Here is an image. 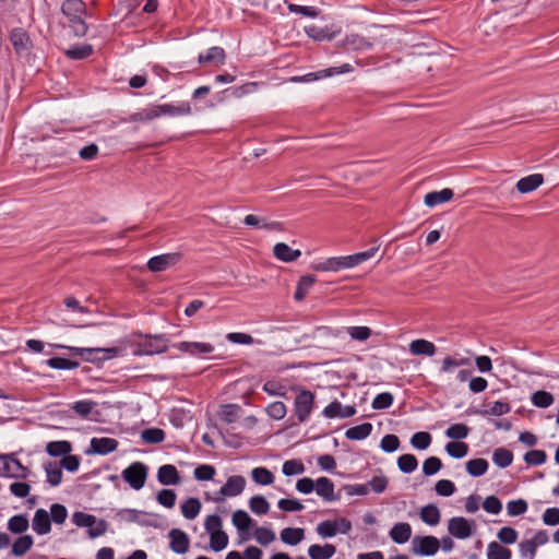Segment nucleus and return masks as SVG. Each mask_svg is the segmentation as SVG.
Instances as JSON below:
<instances>
[{"instance_id": "nucleus-16", "label": "nucleus", "mask_w": 559, "mask_h": 559, "mask_svg": "<svg viewBox=\"0 0 559 559\" xmlns=\"http://www.w3.org/2000/svg\"><path fill=\"white\" fill-rule=\"evenodd\" d=\"M32 527L38 535H45L50 532L51 520L46 510H44V509L36 510L34 518H33Z\"/></svg>"}, {"instance_id": "nucleus-48", "label": "nucleus", "mask_w": 559, "mask_h": 559, "mask_svg": "<svg viewBox=\"0 0 559 559\" xmlns=\"http://www.w3.org/2000/svg\"><path fill=\"white\" fill-rule=\"evenodd\" d=\"M397 466L402 473L409 474L418 466V461L413 454H403L397 459Z\"/></svg>"}, {"instance_id": "nucleus-7", "label": "nucleus", "mask_w": 559, "mask_h": 559, "mask_svg": "<svg viewBox=\"0 0 559 559\" xmlns=\"http://www.w3.org/2000/svg\"><path fill=\"white\" fill-rule=\"evenodd\" d=\"M314 394L308 390H301L295 399V413L300 423L306 421L313 408Z\"/></svg>"}, {"instance_id": "nucleus-27", "label": "nucleus", "mask_w": 559, "mask_h": 559, "mask_svg": "<svg viewBox=\"0 0 559 559\" xmlns=\"http://www.w3.org/2000/svg\"><path fill=\"white\" fill-rule=\"evenodd\" d=\"M225 51L222 47H212L206 53H200L198 61L199 63H223L225 61Z\"/></svg>"}, {"instance_id": "nucleus-25", "label": "nucleus", "mask_w": 559, "mask_h": 559, "mask_svg": "<svg viewBox=\"0 0 559 559\" xmlns=\"http://www.w3.org/2000/svg\"><path fill=\"white\" fill-rule=\"evenodd\" d=\"M312 270L320 272L333 271L337 272L340 270L346 269V263L344 262V257L337 258H329L325 261L312 264Z\"/></svg>"}, {"instance_id": "nucleus-4", "label": "nucleus", "mask_w": 559, "mask_h": 559, "mask_svg": "<svg viewBox=\"0 0 559 559\" xmlns=\"http://www.w3.org/2000/svg\"><path fill=\"white\" fill-rule=\"evenodd\" d=\"M168 349V340L164 335L145 336L134 349L135 356H151L162 354Z\"/></svg>"}, {"instance_id": "nucleus-60", "label": "nucleus", "mask_w": 559, "mask_h": 559, "mask_svg": "<svg viewBox=\"0 0 559 559\" xmlns=\"http://www.w3.org/2000/svg\"><path fill=\"white\" fill-rule=\"evenodd\" d=\"M527 502L524 499L511 500L507 503V512L510 516H518L527 511Z\"/></svg>"}, {"instance_id": "nucleus-8", "label": "nucleus", "mask_w": 559, "mask_h": 559, "mask_svg": "<svg viewBox=\"0 0 559 559\" xmlns=\"http://www.w3.org/2000/svg\"><path fill=\"white\" fill-rule=\"evenodd\" d=\"M475 522L463 516H454L449 520L448 531L457 539H466L474 533Z\"/></svg>"}, {"instance_id": "nucleus-52", "label": "nucleus", "mask_w": 559, "mask_h": 559, "mask_svg": "<svg viewBox=\"0 0 559 559\" xmlns=\"http://www.w3.org/2000/svg\"><path fill=\"white\" fill-rule=\"evenodd\" d=\"M141 438L145 443L155 444L164 441L165 432L159 428H148L141 432Z\"/></svg>"}, {"instance_id": "nucleus-64", "label": "nucleus", "mask_w": 559, "mask_h": 559, "mask_svg": "<svg viewBox=\"0 0 559 559\" xmlns=\"http://www.w3.org/2000/svg\"><path fill=\"white\" fill-rule=\"evenodd\" d=\"M176 492L171 489H162L157 492L156 499L165 508H173L176 503Z\"/></svg>"}, {"instance_id": "nucleus-2", "label": "nucleus", "mask_w": 559, "mask_h": 559, "mask_svg": "<svg viewBox=\"0 0 559 559\" xmlns=\"http://www.w3.org/2000/svg\"><path fill=\"white\" fill-rule=\"evenodd\" d=\"M86 7L82 0H66L61 5L62 13L69 19L75 36L82 37L87 33V25L82 19Z\"/></svg>"}, {"instance_id": "nucleus-20", "label": "nucleus", "mask_w": 559, "mask_h": 559, "mask_svg": "<svg viewBox=\"0 0 559 559\" xmlns=\"http://www.w3.org/2000/svg\"><path fill=\"white\" fill-rule=\"evenodd\" d=\"M453 191L452 189L444 188L440 191H432L425 195L424 203L428 207H433L438 204H442L445 202H449L453 198Z\"/></svg>"}, {"instance_id": "nucleus-56", "label": "nucleus", "mask_w": 559, "mask_h": 559, "mask_svg": "<svg viewBox=\"0 0 559 559\" xmlns=\"http://www.w3.org/2000/svg\"><path fill=\"white\" fill-rule=\"evenodd\" d=\"M93 52L91 45H78L69 48L66 53L69 58L80 60L88 57Z\"/></svg>"}, {"instance_id": "nucleus-40", "label": "nucleus", "mask_w": 559, "mask_h": 559, "mask_svg": "<svg viewBox=\"0 0 559 559\" xmlns=\"http://www.w3.org/2000/svg\"><path fill=\"white\" fill-rule=\"evenodd\" d=\"M314 283H316V277L313 275L301 276L298 282L294 298L297 301L302 300L306 297V295L308 294L309 289L313 286Z\"/></svg>"}, {"instance_id": "nucleus-9", "label": "nucleus", "mask_w": 559, "mask_h": 559, "mask_svg": "<svg viewBox=\"0 0 559 559\" xmlns=\"http://www.w3.org/2000/svg\"><path fill=\"white\" fill-rule=\"evenodd\" d=\"M180 260H181V254L178 252L156 255L148 260L147 269L151 272H163V271L176 265Z\"/></svg>"}, {"instance_id": "nucleus-42", "label": "nucleus", "mask_w": 559, "mask_h": 559, "mask_svg": "<svg viewBox=\"0 0 559 559\" xmlns=\"http://www.w3.org/2000/svg\"><path fill=\"white\" fill-rule=\"evenodd\" d=\"M487 559H511V550L497 542H491L487 547Z\"/></svg>"}, {"instance_id": "nucleus-45", "label": "nucleus", "mask_w": 559, "mask_h": 559, "mask_svg": "<svg viewBox=\"0 0 559 559\" xmlns=\"http://www.w3.org/2000/svg\"><path fill=\"white\" fill-rule=\"evenodd\" d=\"M240 411L241 407L239 405L226 404L221 407L218 415L221 419L224 420L225 423L233 424L239 417Z\"/></svg>"}, {"instance_id": "nucleus-34", "label": "nucleus", "mask_w": 559, "mask_h": 559, "mask_svg": "<svg viewBox=\"0 0 559 559\" xmlns=\"http://www.w3.org/2000/svg\"><path fill=\"white\" fill-rule=\"evenodd\" d=\"M377 251H378V248H370L366 251L344 257V262L346 263V269L354 267V266L371 259L376 254Z\"/></svg>"}, {"instance_id": "nucleus-30", "label": "nucleus", "mask_w": 559, "mask_h": 559, "mask_svg": "<svg viewBox=\"0 0 559 559\" xmlns=\"http://www.w3.org/2000/svg\"><path fill=\"white\" fill-rule=\"evenodd\" d=\"M201 508L202 504L198 498H189L180 507L181 513L187 520L195 519L199 515Z\"/></svg>"}, {"instance_id": "nucleus-36", "label": "nucleus", "mask_w": 559, "mask_h": 559, "mask_svg": "<svg viewBox=\"0 0 559 559\" xmlns=\"http://www.w3.org/2000/svg\"><path fill=\"white\" fill-rule=\"evenodd\" d=\"M344 47L349 50H364L371 47V43H369L365 37L357 35V34H350L346 36L343 43Z\"/></svg>"}, {"instance_id": "nucleus-53", "label": "nucleus", "mask_w": 559, "mask_h": 559, "mask_svg": "<svg viewBox=\"0 0 559 559\" xmlns=\"http://www.w3.org/2000/svg\"><path fill=\"white\" fill-rule=\"evenodd\" d=\"M554 401L555 399L552 394L544 390L536 391L532 395V403L536 407L546 408L550 406L554 403Z\"/></svg>"}, {"instance_id": "nucleus-59", "label": "nucleus", "mask_w": 559, "mask_h": 559, "mask_svg": "<svg viewBox=\"0 0 559 559\" xmlns=\"http://www.w3.org/2000/svg\"><path fill=\"white\" fill-rule=\"evenodd\" d=\"M547 455L543 450H531L525 453L524 461L528 465L539 466L546 462Z\"/></svg>"}, {"instance_id": "nucleus-31", "label": "nucleus", "mask_w": 559, "mask_h": 559, "mask_svg": "<svg viewBox=\"0 0 559 559\" xmlns=\"http://www.w3.org/2000/svg\"><path fill=\"white\" fill-rule=\"evenodd\" d=\"M305 537V531L302 528L286 527L281 532V539L287 545L295 546L299 544Z\"/></svg>"}, {"instance_id": "nucleus-38", "label": "nucleus", "mask_w": 559, "mask_h": 559, "mask_svg": "<svg viewBox=\"0 0 559 559\" xmlns=\"http://www.w3.org/2000/svg\"><path fill=\"white\" fill-rule=\"evenodd\" d=\"M252 480L262 486H269L274 483V475L266 467H255L251 471Z\"/></svg>"}, {"instance_id": "nucleus-19", "label": "nucleus", "mask_w": 559, "mask_h": 559, "mask_svg": "<svg viewBox=\"0 0 559 559\" xmlns=\"http://www.w3.org/2000/svg\"><path fill=\"white\" fill-rule=\"evenodd\" d=\"M10 40L12 43V46L14 50L17 53L25 52L31 47V39L27 35V33L22 28H14L11 32Z\"/></svg>"}, {"instance_id": "nucleus-57", "label": "nucleus", "mask_w": 559, "mask_h": 559, "mask_svg": "<svg viewBox=\"0 0 559 559\" xmlns=\"http://www.w3.org/2000/svg\"><path fill=\"white\" fill-rule=\"evenodd\" d=\"M431 443V436L429 432L419 431L412 436L411 444L418 450L427 449Z\"/></svg>"}, {"instance_id": "nucleus-29", "label": "nucleus", "mask_w": 559, "mask_h": 559, "mask_svg": "<svg viewBox=\"0 0 559 559\" xmlns=\"http://www.w3.org/2000/svg\"><path fill=\"white\" fill-rule=\"evenodd\" d=\"M46 472L47 481L50 486H58L62 481V471L60 464L57 462H48L44 465Z\"/></svg>"}, {"instance_id": "nucleus-1", "label": "nucleus", "mask_w": 559, "mask_h": 559, "mask_svg": "<svg viewBox=\"0 0 559 559\" xmlns=\"http://www.w3.org/2000/svg\"><path fill=\"white\" fill-rule=\"evenodd\" d=\"M191 108L188 104H183L181 106H174L170 104L164 105H152L146 107L138 112H134L130 116L129 121L132 122H148L153 119L163 117V116H183L189 115Z\"/></svg>"}, {"instance_id": "nucleus-32", "label": "nucleus", "mask_w": 559, "mask_h": 559, "mask_svg": "<svg viewBox=\"0 0 559 559\" xmlns=\"http://www.w3.org/2000/svg\"><path fill=\"white\" fill-rule=\"evenodd\" d=\"M372 431V425L370 423H364L346 430L345 436L349 440H364Z\"/></svg>"}, {"instance_id": "nucleus-35", "label": "nucleus", "mask_w": 559, "mask_h": 559, "mask_svg": "<svg viewBox=\"0 0 559 559\" xmlns=\"http://www.w3.org/2000/svg\"><path fill=\"white\" fill-rule=\"evenodd\" d=\"M440 518V510L435 504H427L420 510L421 521L430 526L439 524Z\"/></svg>"}, {"instance_id": "nucleus-41", "label": "nucleus", "mask_w": 559, "mask_h": 559, "mask_svg": "<svg viewBox=\"0 0 559 559\" xmlns=\"http://www.w3.org/2000/svg\"><path fill=\"white\" fill-rule=\"evenodd\" d=\"M492 461L498 467L506 468L511 465L513 461V454L506 448H498L492 453Z\"/></svg>"}, {"instance_id": "nucleus-49", "label": "nucleus", "mask_w": 559, "mask_h": 559, "mask_svg": "<svg viewBox=\"0 0 559 559\" xmlns=\"http://www.w3.org/2000/svg\"><path fill=\"white\" fill-rule=\"evenodd\" d=\"M249 507L258 515L266 514L270 510V504L263 496H253L249 501Z\"/></svg>"}, {"instance_id": "nucleus-33", "label": "nucleus", "mask_w": 559, "mask_h": 559, "mask_svg": "<svg viewBox=\"0 0 559 559\" xmlns=\"http://www.w3.org/2000/svg\"><path fill=\"white\" fill-rule=\"evenodd\" d=\"M511 407L507 402L495 401L488 405L484 411H476V414L481 416H502L510 412Z\"/></svg>"}, {"instance_id": "nucleus-63", "label": "nucleus", "mask_w": 559, "mask_h": 559, "mask_svg": "<svg viewBox=\"0 0 559 559\" xmlns=\"http://www.w3.org/2000/svg\"><path fill=\"white\" fill-rule=\"evenodd\" d=\"M394 397L390 392H383L378 394L372 401L373 409H385L393 404Z\"/></svg>"}, {"instance_id": "nucleus-28", "label": "nucleus", "mask_w": 559, "mask_h": 559, "mask_svg": "<svg viewBox=\"0 0 559 559\" xmlns=\"http://www.w3.org/2000/svg\"><path fill=\"white\" fill-rule=\"evenodd\" d=\"M72 451V445L67 440L50 441L46 445V452L53 457L64 456Z\"/></svg>"}, {"instance_id": "nucleus-44", "label": "nucleus", "mask_w": 559, "mask_h": 559, "mask_svg": "<svg viewBox=\"0 0 559 559\" xmlns=\"http://www.w3.org/2000/svg\"><path fill=\"white\" fill-rule=\"evenodd\" d=\"M488 469V462L485 459H473L466 462V472L473 477L483 476Z\"/></svg>"}, {"instance_id": "nucleus-58", "label": "nucleus", "mask_w": 559, "mask_h": 559, "mask_svg": "<svg viewBox=\"0 0 559 559\" xmlns=\"http://www.w3.org/2000/svg\"><path fill=\"white\" fill-rule=\"evenodd\" d=\"M282 472L286 476L299 475L305 472V466L301 461L293 459L284 462Z\"/></svg>"}, {"instance_id": "nucleus-46", "label": "nucleus", "mask_w": 559, "mask_h": 559, "mask_svg": "<svg viewBox=\"0 0 559 559\" xmlns=\"http://www.w3.org/2000/svg\"><path fill=\"white\" fill-rule=\"evenodd\" d=\"M33 546V537L31 535H23L19 537L12 545V554L21 557L25 555Z\"/></svg>"}, {"instance_id": "nucleus-14", "label": "nucleus", "mask_w": 559, "mask_h": 559, "mask_svg": "<svg viewBox=\"0 0 559 559\" xmlns=\"http://www.w3.org/2000/svg\"><path fill=\"white\" fill-rule=\"evenodd\" d=\"M90 452L99 455H106L114 452L118 448V441L108 437L93 438L90 442Z\"/></svg>"}, {"instance_id": "nucleus-11", "label": "nucleus", "mask_w": 559, "mask_h": 559, "mask_svg": "<svg viewBox=\"0 0 559 559\" xmlns=\"http://www.w3.org/2000/svg\"><path fill=\"white\" fill-rule=\"evenodd\" d=\"M169 548L178 555H185L189 550V536L179 528H173L169 534Z\"/></svg>"}, {"instance_id": "nucleus-55", "label": "nucleus", "mask_w": 559, "mask_h": 559, "mask_svg": "<svg viewBox=\"0 0 559 559\" xmlns=\"http://www.w3.org/2000/svg\"><path fill=\"white\" fill-rule=\"evenodd\" d=\"M316 531L322 538L333 537L337 534V523L330 520L323 521L317 525Z\"/></svg>"}, {"instance_id": "nucleus-50", "label": "nucleus", "mask_w": 559, "mask_h": 559, "mask_svg": "<svg viewBox=\"0 0 559 559\" xmlns=\"http://www.w3.org/2000/svg\"><path fill=\"white\" fill-rule=\"evenodd\" d=\"M447 453L454 459H462L468 452V445L465 442L452 441L445 445Z\"/></svg>"}, {"instance_id": "nucleus-22", "label": "nucleus", "mask_w": 559, "mask_h": 559, "mask_svg": "<svg viewBox=\"0 0 559 559\" xmlns=\"http://www.w3.org/2000/svg\"><path fill=\"white\" fill-rule=\"evenodd\" d=\"M273 253L276 259L283 262H293L296 261L300 255V250L292 249L288 245L284 242H278L273 248Z\"/></svg>"}, {"instance_id": "nucleus-13", "label": "nucleus", "mask_w": 559, "mask_h": 559, "mask_svg": "<svg viewBox=\"0 0 559 559\" xmlns=\"http://www.w3.org/2000/svg\"><path fill=\"white\" fill-rule=\"evenodd\" d=\"M356 414V408L352 405L343 406L338 401L330 403L324 409L323 415L326 418H349Z\"/></svg>"}, {"instance_id": "nucleus-43", "label": "nucleus", "mask_w": 559, "mask_h": 559, "mask_svg": "<svg viewBox=\"0 0 559 559\" xmlns=\"http://www.w3.org/2000/svg\"><path fill=\"white\" fill-rule=\"evenodd\" d=\"M28 519L25 514L12 516L8 522V530L14 534H22L28 528Z\"/></svg>"}, {"instance_id": "nucleus-21", "label": "nucleus", "mask_w": 559, "mask_h": 559, "mask_svg": "<svg viewBox=\"0 0 559 559\" xmlns=\"http://www.w3.org/2000/svg\"><path fill=\"white\" fill-rule=\"evenodd\" d=\"M544 182V177L540 174H533L530 176H526L524 178H521L516 182V189L521 193H528L534 190H536L538 187H540Z\"/></svg>"}, {"instance_id": "nucleus-61", "label": "nucleus", "mask_w": 559, "mask_h": 559, "mask_svg": "<svg viewBox=\"0 0 559 559\" xmlns=\"http://www.w3.org/2000/svg\"><path fill=\"white\" fill-rule=\"evenodd\" d=\"M442 467V462L437 456H430L425 460L423 464V473L426 476H432L437 474Z\"/></svg>"}, {"instance_id": "nucleus-39", "label": "nucleus", "mask_w": 559, "mask_h": 559, "mask_svg": "<svg viewBox=\"0 0 559 559\" xmlns=\"http://www.w3.org/2000/svg\"><path fill=\"white\" fill-rule=\"evenodd\" d=\"M471 364V359L467 357L455 358L453 356H447L442 359L440 371L443 373H450L455 368L466 366Z\"/></svg>"}, {"instance_id": "nucleus-6", "label": "nucleus", "mask_w": 559, "mask_h": 559, "mask_svg": "<svg viewBox=\"0 0 559 559\" xmlns=\"http://www.w3.org/2000/svg\"><path fill=\"white\" fill-rule=\"evenodd\" d=\"M246 487V479L243 476L234 475L228 477L226 484L215 493L213 501L216 503L223 502L226 497L239 496Z\"/></svg>"}, {"instance_id": "nucleus-37", "label": "nucleus", "mask_w": 559, "mask_h": 559, "mask_svg": "<svg viewBox=\"0 0 559 559\" xmlns=\"http://www.w3.org/2000/svg\"><path fill=\"white\" fill-rule=\"evenodd\" d=\"M231 521L239 532H248L253 525V520L243 510L235 511Z\"/></svg>"}, {"instance_id": "nucleus-12", "label": "nucleus", "mask_w": 559, "mask_h": 559, "mask_svg": "<svg viewBox=\"0 0 559 559\" xmlns=\"http://www.w3.org/2000/svg\"><path fill=\"white\" fill-rule=\"evenodd\" d=\"M174 347L191 356L206 355L214 350V346L212 344L204 342H180L175 344Z\"/></svg>"}, {"instance_id": "nucleus-3", "label": "nucleus", "mask_w": 559, "mask_h": 559, "mask_svg": "<svg viewBox=\"0 0 559 559\" xmlns=\"http://www.w3.org/2000/svg\"><path fill=\"white\" fill-rule=\"evenodd\" d=\"M31 471L24 466L15 454L0 455V477L25 479Z\"/></svg>"}, {"instance_id": "nucleus-47", "label": "nucleus", "mask_w": 559, "mask_h": 559, "mask_svg": "<svg viewBox=\"0 0 559 559\" xmlns=\"http://www.w3.org/2000/svg\"><path fill=\"white\" fill-rule=\"evenodd\" d=\"M47 366H49L52 369H59V370H73L76 369L80 364L75 360H71L68 358L62 357H52L49 358L46 361Z\"/></svg>"}, {"instance_id": "nucleus-10", "label": "nucleus", "mask_w": 559, "mask_h": 559, "mask_svg": "<svg viewBox=\"0 0 559 559\" xmlns=\"http://www.w3.org/2000/svg\"><path fill=\"white\" fill-rule=\"evenodd\" d=\"M413 544L414 552L421 556H433L440 547V542L435 536L416 537Z\"/></svg>"}, {"instance_id": "nucleus-51", "label": "nucleus", "mask_w": 559, "mask_h": 559, "mask_svg": "<svg viewBox=\"0 0 559 559\" xmlns=\"http://www.w3.org/2000/svg\"><path fill=\"white\" fill-rule=\"evenodd\" d=\"M228 545V535L222 530L210 535V547L214 551H222Z\"/></svg>"}, {"instance_id": "nucleus-18", "label": "nucleus", "mask_w": 559, "mask_h": 559, "mask_svg": "<svg viewBox=\"0 0 559 559\" xmlns=\"http://www.w3.org/2000/svg\"><path fill=\"white\" fill-rule=\"evenodd\" d=\"M55 346L58 348H67L71 353L79 355L81 357H84L87 360L90 359V356L92 354L104 353V354H106L104 356V358H111V357L116 356L118 353V349L115 347H111V348H81V347H68L64 345H55Z\"/></svg>"}, {"instance_id": "nucleus-15", "label": "nucleus", "mask_w": 559, "mask_h": 559, "mask_svg": "<svg viewBox=\"0 0 559 559\" xmlns=\"http://www.w3.org/2000/svg\"><path fill=\"white\" fill-rule=\"evenodd\" d=\"M314 490L324 501H335L340 499V497L334 493L333 481L328 477H319L316 480Z\"/></svg>"}, {"instance_id": "nucleus-54", "label": "nucleus", "mask_w": 559, "mask_h": 559, "mask_svg": "<svg viewBox=\"0 0 559 559\" xmlns=\"http://www.w3.org/2000/svg\"><path fill=\"white\" fill-rule=\"evenodd\" d=\"M469 428L465 424H453L445 430V436L453 440L465 439Z\"/></svg>"}, {"instance_id": "nucleus-62", "label": "nucleus", "mask_w": 559, "mask_h": 559, "mask_svg": "<svg viewBox=\"0 0 559 559\" xmlns=\"http://www.w3.org/2000/svg\"><path fill=\"white\" fill-rule=\"evenodd\" d=\"M254 538L259 544L266 546L275 540V533L267 527H257Z\"/></svg>"}, {"instance_id": "nucleus-26", "label": "nucleus", "mask_w": 559, "mask_h": 559, "mask_svg": "<svg viewBox=\"0 0 559 559\" xmlns=\"http://www.w3.org/2000/svg\"><path fill=\"white\" fill-rule=\"evenodd\" d=\"M336 548L332 544L311 545L308 549V555L311 559H330L334 556Z\"/></svg>"}, {"instance_id": "nucleus-17", "label": "nucleus", "mask_w": 559, "mask_h": 559, "mask_svg": "<svg viewBox=\"0 0 559 559\" xmlns=\"http://www.w3.org/2000/svg\"><path fill=\"white\" fill-rule=\"evenodd\" d=\"M157 479L162 485L170 486L179 484L180 476L177 468L174 465L165 464L158 468Z\"/></svg>"}, {"instance_id": "nucleus-24", "label": "nucleus", "mask_w": 559, "mask_h": 559, "mask_svg": "<svg viewBox=\"0 0 559 559\" xmlns=\"http://www.w3.org/2000/svg\"><path fill=\"white\" fill-rule=\"evenodd\" d=\"M412 536V527L408 523H396L390 531L391 539L396 544H405Z\"/></svg>"}, {"instance_id": "nucleus-23", "label": "nucleus", "mask_w": 559, "mask_h": 559, "mask_svg": "<svg viewBox=\"0 0 559 559\" xmlns=\"http://www.w3.org/2000/svg\"><path fill=\"white\" fill-rule=\"evenodd\" d=\"M436 350L437 348L435 344L424 338L414 340L409 343V352L413 355H425L431 357L436 354Z\"/></svg>"}, {"instance_id": "nucleus-5", "label": "nucleus", "mask_w": 559, "mask_h": 559, "mask_svg": "<svg viewBox=\"0 0 559 559\" xmlns=\"http://www.w3.org/2000/svg\"><path fill=\"white\" fill-rule=\"evenodd\" d=\"M121 477L132 489L140 490L145 485L147 467L142 462H134L122 471Z\"/></svg>"}]
</instances>
